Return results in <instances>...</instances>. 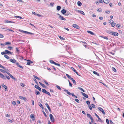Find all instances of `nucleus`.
<instances>
[{
    "label": "nucleus",
    "instance_id": "obj_43",
    "mask_svg": "<svg viewBox=\"0 0 124 124\" xmlns=\"http://www.w3.org/2000/svg\"><path fill=\"white\" fill-rule=\"evenodd\" d=\"M71 69L72 70L75 72H76V70L73 67H71Z\"/></svg>",
    "mask_w": 124,
    "mask_h": 124
},
{
    "label": "nucleus",
    "instance_id": "obj_3",
    "mask_svg": "<svg viewBox=\"0 0 124 124\" xmlns=\"http://www.w3.org/2000/svg\"><path fill=\"white\" fill-rule=\"evenodd\" d=\"M95 116L98 118V121L101 122H102L101 119L99 117V116L96 113L94 114Z\"/></svg>",
    "mask_w": 124,
    "mask_h": 124
},
{
    "label": "nucleus",
    "instance_id": "obj_42",
    "mask_svg": "<svg viewBox=\"0 0 124 124\" xmlns=\"http://www.w3.org/2000/svg\"><path fill=\"white\" fill-rule=\"evenodd\" d=\"M116 24V23H115L113 22L112 23L111 25L112 27H114L115 25Z\"/></svg>",
    "mask_w": 124,
    "mask_h": 124
},
{
    "label": "nucleus",
    "instance_id": "obj_37",
    "mask_svg": "<svg viewBox=\"0 0 124 124\" xmlns=\"http://www.w3.org/2000/svg\"><path fill=\"white\" fill-rule=\"evenodd\" d=\"M50 62L51 63L54 64H55V62L54 61L52 60H50Z\"/></svg>",
    "mask_w": 124,
    "mask_h": 124
},
{
    "label": "nucleus",
    "instance_id": "obj_6",
    "mask_svg": "<svg viewBox=\"0 0 124 124\" xmlns=\"http://www.w3.org/2000/svg\"><path fill=\"white\" fill-rule=\"evenodd\" d=\"M98 109L100 111H101L102 112L103 114L105 115V113L102 108L100 107H99L98 108Z\"/></svg>",
    "mask_w": 124,
    "mask_h": 124
},
{
    "label": "nucleus",
    "instance_id": "obj_38",
    "mask_svg": "<svg viewBox=\"0 0 124 124\" xmlns=\"http://www.w3.org/2000/svg\"><path fill=\"white\" fill-rule=\"evenodd\" d=\"M25 33L27 34H30L31 35H32L33 34V33H32L28 32L27 31H26V32Z\"/></svg>",
    "mask_w": 124,
    "mask_h": 124
},
{
    "label": "nucleus",
    "instance_id": "obj_60",
    "mask_svg": "<svg viewBox=\"0 0 124 124\" xmlns=\"http://www.w3.org/2000/svg\"><path fill=\"white\" fill-rule=\"evenodd\" d=\"M88 107L89 109L91 110L92 109V107L90 105H89L88 106Z\"/></svg>",
    "mask_w": 124,
    "mask_h": 124
},
{
    "label": "nucleus",
    "instance_id": "obj_36",
    "mask_svg": "<svg viewBox=\"0 0 124 124\" xmlns=\"http://www.w3.org/2000/svg\"><path fill=\"white\" fill-rule=\"evenodd\" d=\"M10 77L12 78V79H14V80H16V79L15 78H14L12 75H11L10 76Z\"/></svg>",
    "mask_w": 124,
    "mask_h": 124
},
{
    "label": "nucleus",
    "instance_id": "obj_28",
    "mask_svg": "<svg viewBox=\"0 0 124 124\" xmlns=\"http://www.w3.org/2000/svg\"><path fill=\"white\" fill-rule=\"evenodd\" d=\"M66 75L67 76V77L70 80H71L72 78H71V77L69 75L67 74H66Z\"/></svg>",
    "mask_w": 124,
    "mask_h": 124
},
{
    "label": "nucleus",
    "instance_id": "obj_53",
    "mask_svg": "<svg viewBox=\"0 0 124 124\" xmlns=\"http://www.w3.org/2000/svg\"><path fill=\"white\" fill-rule=\"evenodd\" d=\"M42 112H43V114H44V116H45L46 117L47 116L46 114V113H45V112L44 111H42Z\"/></svg>",
    "mask_w": 124,
    "mask_h": 124
},
{
    "label": "nucleus",
    "instance_id": "obj_32",
    "mask_svg": "<svg viewBox=\"0 0 124 124\" xmlns=\"http://www.w3.org/2000/svg\"><path fill=\"white\" fill-rule=\"evenodd\" d=\"M71 80L73 82V83L75 85L76 84V82L75 80L73 79V78Z\"/></svg>",
    "mask_w": 124,
    "mask_h": 124
},
{
    "label": "nucleus",
    "instance_id": "obj_50",
    "mask_svg": "<svg viewBox=\"0 0 124 124\" xmlns=\"http://www.w3.org/2000/svg\"><path fill=\"white\" fill-rule=\"evenodd\" d=\"M101 37L102 38L106 39L107 40H108V38L106 37V36H101Z\"/></svg>",
    "mask_w": 124,
    "mask_h": 124
},
{
    "label": "nucleus",
    "instance_id": "obj_51",
    "mask_svg": "<svg viewBox=\"0 0 124 124\" xmlns=\"http://www.w3.org/2000/svg\"><path fill=\"white\" fill-rule=\"evenodd\" d=\"M8 48L10 50H11V49L13 48V47L11 46H9L8 47Z\"/></svg>",
    "mask_w": 124,
    "mask_h": 124
},
{
    "label": "nucleus",
    "instance_id": "obj_2",
    "mask_svg": "<svg viewBox=\"0 0 124 124\" xmlns=\"http://www.w3.org/2000/svg\"><path fill=\"white\" fill-rule=\"evenodd\" d=\"M49 117L50 118V119L51 121L53 122H54V119L53 116L51 114H50L49 115Z\"/></svg>",
    "mask_w": 124,
    "mask_h": 124
},
{
    "label": "nucleus",
    "instance_id": "obj_35",
    "mask_svg": "<svg viewBox=\"0 0 124 124\" xmlns=\"http://www.w3.org/2000/svg\"><path fill=\"white\" fill-rule=\"evenodd\" d=\"M68 81L69 82V86H70L71 87H72V84L70 82V80H68Z\"/></svg>",
    "mask_w": 124,
    "mask_h": 124
},
{
    "label": "nucleus",
    "instance_id": "obj_1",
    "mask_svg": "<svg viewBox=\"0 0 124 124\" xmlns=\"http://www.w3.org/2000/svg\"><path fill=\"white\" fill-rule=\"evenodd\" d=\"M64 91L66 92H67V94H68V95H72L73 96H74V97L75 96V95L73 93H70V92H69L68 91V90H67L66 89H65L64 90Z\"/></svg>",
    "mask_w": 124,
    "mask_h": 124
},
{
    "label": "nucleus",
    "instance_id": "obj_17",
    "mask_svg": "<svg viewBox=\"0 0 124 124\" xmlns=\"http://www.w3.org/2000/svg\"><path fill=\"white\" fill-rule=\"evenodd\" d=\"M103 1L106 4H108L109 2V0H103Z\"/></svg>",
    "mask_w": 124,
    "mask_h": 124
},
{
    "label": "nucleus",
    "instance_id": "obj_29",
    "mask_svg": "<svg viewBox=\"0 0 124 124\" xmlns=\"http://www.w3.org/2000/svg\"><path fill=\"white\" fill-rule=\"evenodd\" d=\"M87 117L88 118H90V119H91V118H92V117L91 116V115L90 114H89L87 113Z\"/></svg>",
    "mask_w": 124,
    "mask_h": 124
},
{
    "label": "nucleus",
    "instance_id": "obj_40",
    "mask_svg": "<svg viewBox=\"0 0 124 124\" xmlns=\"http://www.w3.org/2000/svg\"><path fill=\"white\" fill-rule=\"evenodd\" d=\"M33 76L34 78H36V79H37L38 80H40V78H39L38 77H37L35 75H33Z\"/></svg>",
    "mask_w": 124,
    "mask_h": 124
},
{
    "label": "nucleus",
    "instance_id": "obj_48",
    "mask_svg": "<svg viewBox=\"0 0 124 124\" xmlns=\"http://www.w3.org/2000/svg\"><path fill=\"white\" fill-rule=\"evenodd\" d=\"M59 37L61 39H62V40H64L65 39L64 38L60 36H59Z\"/></svg>",
    "mask_w": 124,
    "mask_h": 124
},
{
    "label": "nucleus",
    "instance_id": "obj_46",
    "mask_svg": "<svg viewBox=\"0 0 124 124\" xmlns=\"http://www.w3.org/2000/svg\"><path fill=\"white\" fill-rule=\"evenodd\" d=\"M44 82H45V83L46 84V85H48L49 84L45 80H44Z\"/></svg>",
    "mask_w": 124,
    "mask_h": 124
},
{
    "label": "nucleus",
    "instance_id": "obj_24",
    "mask_svg": "<svg viewBox=\"0 0 124 124\" xmlns=\"http://www.w3.org/2000/svg\"><path fill=\"white\" fill-rule=\"evenodd\" d=\"M93 73L94 74L97 75L98 76H100V75L99 74L95 71H93Z\"/></svg>",
    "mask_w": 124,
    "mask_h": 124
},
{
    "label": "nucleus",
    "instance_id": "obj_45",
    "mask_svg": "<svg viewBox=\"0 0 124 124\" xmlns=\"http://www.w3.org/2000/svg\"><path fill=\"white\" fill-rule=\"evenodd\" d=\"M0 71L1 72L3 73H5V72H6V71L4 70L0 69Z\"/></svg>",
    "mask_w": 124,
    "mask_h": 124
},
{
    "label": "nucleus",
    "instance_id": "obj_11",
    "mask_svg": "<svg viewBox=\"0 0 124 124\" xmlns=\"http://www.w3.org/2000/svg\"><path fill=\"white\" fill-rule=\"evenodd\" d=\"M0 77L1 78H2L3 79L6 80V78L5 77L4 75H3L2 74H0Z\"/></svg>",
    "mask_w": 124,
    "mask_h": 124
},
{
    "label": "nucleus",
    "instance_id": "obj_44",
    "mask_svg": "<svg viewBox=\"0 0 124 124\" xmlns=\"http://www.w3.org/2000/svg\"><path fill=\"white\" fill-rule=\"evenodd\" d=\"M113 22V21L112 19H110L109 20V23L111 24Z\"/></svg>",
    "mask_w": 124,
    "mask_h": 124
},
{
    "label": "nucleus",
    "instance_id": "obj_30",
    "mask_svg": "<svg viewBox=\"0 0 124 124\" xmlns=\"http://www.w3.org/2000/svg\"><path fill=\"white\" fill-rule=\"evenodd\" d=\"M56 8L57 10L58 11H59L60 10L61 8V7L60 6H57Z\"/></svg>",
    "mask_w": 124,
    "mask_h": 124
},
{
    "label": "nucleus",
    "instance_id": "obj_14",
    "mask_svg": "<svg viewBox=\"0 0 124 124\" xmlns=\"http://www.w3.org/2000/svg\"><path fill=\"white\" fill-rule=\"evenodd\" d=\"M38 105L43 109H44V107L42 104L39 102L38 103Z\"/></svg>",
    "mask_w": 124,
    "mask_h": 124
},
{
    "label": "nucleus",
    "instance_id": "obj_26",
    "mask_svg": "<svg viewBox=\"0 0 124 124\" xmlns=\"http://www.w3.org/2000/svg\"><path fill=\"white\" fill-rule=\"evenodd\" d=\"M35 93L36 95H39L40 94V92L36 90L35 91Z\"/></svg>",
    "mask_w": 124,
    "mask_h": 124
},
{
    "label": "nucleus",
    "instance_id": "obj_61",
    "mask_svg": "<svg viewBox=\"0 0 124 124\" xmlns=\"http://www.w3.org/2000/svg\"><path fill=\"white\" fill-rule=\"evenodd\" d=\"M75 100L77 102L79 103V101L78 100V99H75Z\"/></svg>",
    "mask_w": 124,
    "mask_h": 124
},
{
    "label": "nucleus",
    "instance_id": "obj_13",
    "mask_svg": "<svg viewBox=\"0 0 124 124\" xmlns=\"http://www.w3.org/2000/svg\"><path fill=\"white\" fill-rule=\"evenodd\" d=\"M81 93L82 95L85 97L86 98H88V96L85 93L82 92H81Z\"/></svg>",
    "mask_w": 124,
    "mask_h": 124
},
{
    "label": "nucleus",
    "instance_id": "obj_16",
    "mask_svg": "<svg viewBox=\"0 0 124 124\" xmlns=\"http://www.w3.org/2000/svg\"><path fill=\"white\" fill-rule=\"evenodd\" d=\"M10 61L12 63H15L16 62V61L15 59H10Z\"/></svg>",
    "mask_w": 124,
    "mask_h": 124
},
{
    "label": "nucleus",
    "instance_id": "obj_27",
    "mask_svg": "<svg viewBox=\"0 0 124 124\" xmlns=\"http://www.w3.org/2000/svg\"><path fill=\"white\" fill-rule=\"evenodd\" d=\"M66 13H65V15L66 16H67L69 15V14H70V12L69 11H66Z\"/></svg>",
    "mask_w": 124,
    "mask_h": 124
},
{
    "label": "nucleus",
    "instance_id": "obj_57",
    "mask_svg": "<svg viewBox=\"0 0 124 124\" xmlns=\"http://www.w3.org/2000/svg\"><path fill=\"white\" fill-rule=\"evenodd\" d=\"M55 65H57L58 66H61V65L59 64L56 63V62L55 63Z\"/></svg>",
    "mask_w": 124,
    "mask_h": 124
},
{
    "label": "nucleus",
    "instance_id": "obj_62",
    "mask_svg": "<svg viewBox=\"0 0 124 124\" xmlns=\"http://www.w3.org/2000/svg\"><path fill=\"white\" fill-rule=\"evenodd\" d=\"M4 37V36L3 35L1 34H0V38H2Z\"/></svg>",
    "mask_w": 124,
    "mask_h": 124
},
{
    "label": "nucleus",
    "instance_id": "obj_18",
    "mask_svg": "<svg viewBox=\"0 0 124 124\" xmlns=\"http://www.w3.org/2000/svg\"><path fill=\"white\" fill-rule=\"evenodd\" d=\"M61 12L63 14H65L66 13V11L65 9H63L61 11Z\"/></svg>",
    "mask_w": 124,
    "mask_h": 124
},
{
    "label": "nucleus",
    "instance_id": "obj_58",
    "mask_svg": "<svg viewBox=\"0 0 124 124\" xmlns=\"http://www.w3.org/2000/svg\"><path fill=\"white\" fill-rule=\"evenodd\" d=\"M46 94H48V95H49L50 96H51V95L47 91L46 93Z\"/></svg>",
    "mask_w": 124,
    "mask_h": 124
},
{
    "label": "nucleus",
    "instance_id": "obj_23",
    "mask_svg": "<svg viewBox=\"0 0 124 124\" xmlns=\"http://www.w3.org/2000/svg\"><path fill=\"white\" fill-rule=\"evenodd\" d=\"M87 32L88 33L90 34L91 35H95L94 33L93 32H92V31H87Z\"/></svg>",
    "mask_w": 124,
    "mask_h": 124
},
{
    "label": "nucleus",
    "instance_id": "obj_39",
    "mask_svg": "<svg viewBox=\"0 0 124 124\" xmlns=\"http://www.w3.org/2000/svg\"><path fill=\"white\" fill-rule=\"evenodd\" d=\"M11 43L10 42H8L5 43V45H10Z\"/></svg>",
    "mask_w": 124,
    "mask_h": 124
},
{
    "label": "nucleus",
    "instance_id": "obj_4",
    "mask_svg": "<svg viewBox=\"0 0 124 124\" xmlns=\"http://www.w3.org/2000/svg\"><path fill=\"white\" fill-rule=\"evenodd\" d=\"M45 104V105H46V106L48 108L50 112H51V108H50V107L49 106L48 104L47 103H46Z\"/></svg>",
    "mask_w": 124,
    "mask_h": 124
},
{
    "label": "nucleus",
    "instance_id": "obj_47",
    "mask_svg": "<svg viewBox=\"0 0 124 124\" xmlns=\"http://www.w3.org/2000/svg\"><path fill=\"white\" fill-rule=\"evenodd\" d=\"M42 92L46 93V91L44 89H43L42 90Z\"/></svg>",
    "mask_w": 124,
    "mask_h": 124
},
{
    "label": "nucleus",
    "instance_id": "obj_56",
    "mask_svg": "<svg viewBox=\"0 0 124 124\" xmlns=\"http://www.w3.org/2000/svg\"><path fill=\"white\" fill-rule=\"evenodd\" d=\"M97 11L99 12H101L102 9L101 8H99L97 9Z\"/></svg>",
    "mask_w": 124,
    "mask_h": 124
},
{
    "label": "nucleus",
    "instance_id": "obj_25",
    "mask_svg": "<svg viewBox=\"0 0 124 124\" xmlns=\"http://www.w3.org/2000/svg\"><path fill=\"white\" fill-rule=\"evenodd\" d=\"M77 4L79 6H81L82 5L81 2L79 1L78 2Z\"/></svg>",
    "mask_w": 124,
    "mask_h": 124
},
{
    "label": "nucleus",
    "instance_id": "obj_64",
    "mask_svg": "<svg viewBox=\"0 0 124 124\" xmlns=\"http://www.w3.org/2000/svg\"><path fill=\"white\" fill-rule=\"evenodd\" d=\"M21 85L22 87H23L25 85L23 83H21Z\"/></svg>",
    "mask_w": 124,
    "mask_h": 124
},
{
    "label": "nucleus",
    "instance_id": "obj_49",
    "mask_svg": "<svg viewBox=\"0 0 124 124\" xmlns=\"http://www.w3.org/2000/svg\"><path fill=\"white\" fill-rule=\"evenodd\" d=\"M91 105L92 107L93 108H95V105L93 104H91Z\"/></svg>",
    "mask_w": 124,
    "mask_h": 124
},
{
    "label": "nucleus",
    "instance_id": "obj_41",
    "mask_svg": "<svg viewBox=\"0 0 124 124\" xmlns=\"http://www.w3.org/2000/svg\"><path fill=\"white\" fill-rule=\"evenodd\" d=\"M56 87H57V88L59 90H61V87L57 85H56Z\"/></svg>",
    "mask_w": 124,
    "mask_h": 124
},
{
    "label": "nucleus",
    "instance_id": "obj_5",
    "mask_svg": "<svg viewBox=\"0 0 124 124\" xmlns=\"http://www.w3.org/2000/svg\"><path fill=\"white\" fill-rule=\"evenodd\" d=\"M5 52L6 54H12V52L8 50H5Z\"/></svg>",
    "mask_w": 124,
    "mask_h": 124
},
{
    "label": "nucleus",
    "instance_id": "obj_8",
    "mask_svg": "<svg viewBox=\"0 0 124 124\" xmlns=\"http://www.w3.org/2000/svg\"><path fill=\"white\" fill-rule=\"evenodd\" d=\"M72 26L74 27L77 29H79L80 28L77 25L75 24H73L72 25Z\"/></svg>",
    "mask_w": 124,
    "mask_h": 124
},
{
    "label": "nucleus",
    "instance_id": "obj_34",
    "mask_svg": "<svg viewBox=\"0 0 124 124\" xmlns=\"http://www.w3.org/2000/svg\"><path fill=\"white\" fill-rule=\"evenodd\" d=\"M78 88L79 89L81 90V91H82L84 92H85V90H83L82 88H81L80 87H78Z\"/></svg>",
    "mask_w": 124,
    "mask_h": 124
},
{
    "label": "nucleus",
    "instance_id": "obj_22",
    "mask_svg": "<svg viewBox=\"0 0 124 124\" xmlns=\"http://www.w3.org/2000/svg\"><path fill=\"white\" fill-rule=\"evenodd\" d=\"M33 62L31 61H30L29 62H27V64L28 65H30L31 64H32L33 63Z\"/></svg>",
    "mask_w": 124,
    "mask_h": 124
},
{
    "label": "nucleus",
    "instance_id": "obj_52",
    "mask_svg": "<svg viewBox=\"0 0 124 124\" xmlns=\"http://www.w3.org/2000/svg\"><path fill=\"white\" fill-rule=\"evenodd\" d=\"M87 104L89 106L90 105V102L89 101H86Z\"/></svg>",
    "mask_w": 124,
    "mask_h": 124
},
{
    "label": "nucleus",
    "instance_id": "obj_7",
    "mask_svg": "<svg viewBox=\"0 0 124 124\" xmlns=\"http://www.w3.org/2000/svg\"><path fill=\"white\" fill-rule=\"evenodd\" d=\"M30 117L33 121H34L35 120V115L34 114H31Z\"/></svg>",
    "mask_w": 124,
    "mask_h": 124
},
{
    "label": "nucleus",
    "instance_id": "obj_15",
    "mask_svg": "<svg viewBox=\"0 0 124 124\" xmlns=\"http://www.w3.org/2000/svg\"><path fill=\"white\" fill-rule=\"evenodd\" d=\"M19 97L20 99L22 100H26V99L25 97L23 96H19Z\"/></svg>",
    "mask_w": 124,
    "mask_h": 124
},
{
    "label": "nucleus",
    "instance_id": "obj_12",
    "mask_svg": "<svg viewBox=\"0 0 124 124\" xmlns=\"http://www.w3.org/2000/svg\"><path fill=\"white\" fill-rule=\"evenodd\" d=\"M34 87L38 89L39 91L41 92V88L38 86L36 85Z\"/></svg>",
    "mask_w": 124,
    "mask_h": 124
},
{
    "label": "nucleus",
    "instance_id": "obj_20",
    "mask_svg": "<svg viewBox=\"0 0 124 124\" xmlns=\"http://www.w3.org/2000/svg\"><path fill=\"white\" fill-rule=\"evenodd\" d=\"M105 31L106 32L109 33L110 34H112V31L110 30H106Z\"/></svg>",
    "mask_w": 124,
    "mask_h": 124
},
{
    "label": "nucleus",
    "instance_id": "obj_21",
    "mask_svg": "<svg viewBox=\"0 0 124 124\" xmlns=\"http://www.w3.org/2000/svg\"><path fill=\"white\" fill-rule=\"evenodd\" d=\"M78 13H80L82 15H85V14L84 12L82 11L78 10Z\"/></svg>",
    "mask_w": 124,
    "mask_h": 124
},
{
    "label": "nucleus",
    "instance_id": "obj_63",
    "mask_svg": "<svg viewBox=\"0 0 124 124\" xmlns=\"http://www.w3.org/2000/svg\"><path fill=\"white\" fill-rule=\"evenodd\" d=\"M34 80L35 82L36 83L37 85L38 84V82H37V81L36 79H33Z\"/></svg>",
    "mask_w": 124,
    "mask_h": 124
},
{
    "label": "nucleus",
    "instance_id": "obj_10",
    "mask_svg": "<svg viewBox=\"0 0 124 124\" xmlns=\"http://www.w3.org/2000/svg\"><path fill=\"white\" fill-rule=\"evenodd\" d=\"M112 35L115 36H118V34L116 32H112Z\"/></svg>",
    "mask_w": 124,
    "mask_h": 124
},
{
    "label": "nucleus",
    "instance_id": "obj_31",
    "mask_svg": "<svg viewBox=\"0 0 124 124\" xmlns=\"http://www.w3.org/2000/svg\"><path fill=\"white\" fill-rule=\"evenodd\" d=\"M5 22L6 23H14V22H12L10 21H9L8 20L7 21H5Z\"/></svg>",
    "mask_w": 124,
    "mask_h": 124
},
{
    "label": "nucleus",
    "instance_id": "obj_54",
    "mask_svg": "<svg viewBox=\"0 0 124 124\" xmlns=\"http://www.w3.org/2000/svg\"><path fill=\"white\" fill-rule=\"evenodd\" d=\"M16 104V102L15 101H13L12 102V104L14 105H15Z\"/></svg>",
    "mask_w": 124,
    "mask_h": 124
},
{
    "label": "nucleus",
    "instance_id": "obj_55",
    "mask_svg": "<svg viewBox=\"0 0 124 124\" xmlns=\"http://www.w3.org/2000/svg\"><path fill=\"white\" fill-rule=\"evenodd\" d=\"M15 16V17H16L22 19H23V18L22 17H21L20 16Z\"/></svg>",
    "mask_w": 124,
    "mask_h": 124
},
{
    "label": "nucleus",
    "instance_id": "obj_59",
    "mask_svg": "<svg viewBox=\"0 0 124 124\" xmlns=\"http://www.w3.org/2000/svg\"><path fill=\"white\" fill-rule=\"evenodd\" d=\"M112 70H113L115 72H116V69L114 67H112Z\"/></svg>",
    "mask_w": 124,
    "mask_h": 124
},
{
    "label": "nucleus",
    "instance_id": "obj_9",
    "mask_svg": "<svg viewBox=\"0 0 124 124\" xmlns=\"http://www.w3.org/2000/svg\"><path fill=\"white\" fill-rule=\"evenodd\" d=\"M59 18H60L61 20H62L64 21H65L66 20L65 18L63 17L61 15H60V16H59Z\"/></svg>",
    "mask_w": 124,
    "mask_h": 124
},
{
    "label": "nucleus",
    "instance_id": "obj_19",
    "mask_svg": "<svg viewBox=\"0 0 124 124\" xmlns=\"http://www.w3.org/2000/svg\"><path fill=\"white\" fill-rule=\"evenodd\" d=\"M2 87L5 88V91H7V87L6 85H4L3 84L2 85Z\"/></svg>",
    "mask_w": 124,
    "mask_h": 124
},
{
    "label": "nucleus",
    "instance_id": "obj_33",
    "mask_svg": "<svg viewBox=\"0 0 124 124\" xmlns=\"http://www.w3.org/2000/svg\"><path fill=\"white\" fill-rule=\"evenodd\" d=\"M4 57L5 58H6V59H9V57L7 55L5 54L4 55Z\"/></svg>",
    "mask_w": 124,
    "mask_h": 124
}]
</instances>
